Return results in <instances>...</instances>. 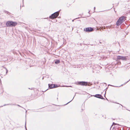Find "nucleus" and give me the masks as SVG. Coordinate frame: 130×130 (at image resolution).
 <instances>
[{
    "label": "nucleus",
    "mask_w": 130,
    "mask_h": 130,
    "mask_svg": "<svg viewBox=\"0 0 130 130\" xmlns=\"http://www.w3.org/2000/svg\"><path fill=\"white\" fill-rule=\"evenodd\" d=\"M125 17L123 16L120 17L117 20L116 22V25L119 26L122 23H123L125 20Z\"/></svg>",
    "instance_id": "nucleus-1"
},
{
    "label": "nucleus",
    "mask_w": 130,
    "mask_h": 130,
    "mask_svg": "<svg viewBox=\"0 0 130 130\" xmlns=\"http://www.w3.org/2000/svg\"><path fill=\"white\" fill-rule=\"evenodd\" d=\"M59 11H56L52 14L49 17V18L51 19H54L56 18L59 15Z\"/></svg>",
    "instance_id": "nucleus-2"
},
{
    "label": "nucleus",
    "mask_w": 130,
    "mask_h": 130,
    "mask_svg": "<svg viewBox=\"0 0 130 130\" xmlns=\"http://www.w3.org/2000/svg\"><path fill=\"white\" fill-rule=\"evenodd\" d=\"M88 83L87 82L85 81H80L77 82L76 84L78 85L86 86L88 85Z\"/></svg>",
    "instance_id": "nucleus-3"
},
{
    "label": "nucleus",
    "mask_w": 130,
    "mask_h": 130,
    "mask_svg": "<svg viewBox=\"0 0 130 130\" xmlns=\"http://www.w3.org/2000/svg\"><path fill=\"white\" fill-rule=\"evenodd\" d=\"M17 24L16 22L12 21H9V27H13L15 26Z\"/></svg>",
    "instance_id": "nucleus-4"
},
{
    "label": "nucleus",
    "mask_w": 130,
    "mask_h": 130,
    "mask_svg": "<svg viewBox=\"0 0 130 130\" xmlns=\"http://www.w3.org/2000/svg\"><path fill=\"white\" fill-rule=\"evenodd\" d=\"M84 30L86 32H91L94 30V29L91 27H88L84 28Z\"/></svg>",
    "instance_id": "nucleus-5"
},
{
    "label": "nucleus",
    "mask_w": 130,
    "mask_h": 130,
    "mask_svg": "<svg viewBox=\"0 0 130 130\" xmlns=\"http://www.w3.org/2000/svg\"><path fill=\"white\" fill-rule=\"evenodd\" d=\"M127 59L126 57L123 56H117V61H118L119 60H126Z\"/></svg>",
    "instance_id": "nucleus-6"
},
{
    "label": "nucleus",
    "mask_w": 130,
    "mask_h": 130,
    "mask_svg": "<svg viewBox=\"0 0 130 130\" xmlns=\"http://www.w3.org/2000/svg\"><path fill=\"white\" fill-rule=\"evenodd\" d=\"M94 96L96 98H98L102 99H105L103 98V96L101 95L100 94H96L94 95Z\"/></svg>",
    "instance_id": "nucleus-7"
},
{
    "label": "nucleus",
    "mask_w": 130,
    "mask_h": 130,
    "mask_svg": "<svg viewBox=\"0 0 130 130\" xmlns=\"http://www.w3.org/2000/svg\"><path fill=\"white\" fill-rule=\"evenodd\" d=\"M0 24H1L2 25L3 24V25H2V27H5L6 26V25L7 27L8 25V21H7L6 23L5 22L3 23L0 22Z\"/></svg>",
    "instance_id": "nucleus-8"
},
{
    "label": "nucleus",
    "mask_w": 130,
    "mask_h": 130,
    "mask_svg": "<svg viewBox=\"0 0 130 130\" xmlns=\"http://www.w3.org/2000/svg\"><path fill=\"white\" fill-rule=\"evenodd\" d=\"M48 88L49 89L53 88V84H48Z\"/></svg>",
    "instance_id": "nucleus-9"
},
{
    "label": "nucleus",
    "mask_w": 130,
    "mask_h": 130,
    "mask_svg": "<svg viewBox=\"0 0 130 130\" xmlns=\"http://www.w3.org/2000/svg\"><path fill=\"white\" fill-rule=\"evenodd\" d=\"M60 62V61L59 60H56L55 62V63L56 64H57Z\"/></svg>",
    "instance_id": "nucleus-10"
},
{
    "label": "nucleus",
    "mask_w": 130,
    "mask_h": 130,
    "mask_svg": "<svg viewBox=\"0 0 130 130\" xmlns=\"http://www.w3.org/2000/svg\"><path fill=\"white\" fill-rule=\"evenodd\" d=\"M59 87V86L57 84H53V88H57Z\"/></svg>",
    "instance_id": "nucleus-11"
},
{
    "label": "nucleus",
    "mask_w": 130,
    "mask_h": 130,
    "mask_svg": "<svg viewBox=\"0 0 130 130\" xmlns=\"http://www.w3.org/2000/svg\"><path fill=\"white\" fill-rule=\"evenodd\" d=\"M120 125L119 124L115 123L114 122H113L112 125H111V127L110 128V129H111V128L112 126V125Z\"/></svg>",
    "instance_id": "nucleus-12"
},
{
    "label": "nucleus",
    "mask_w": 130,
    "mask_h": 130,
    "mask_svg": "<svg viewBox=\"0 0 130 130\" xmlns=\"http://www.w3.org/2000/svg\"><path fill=\"white\" fill-rule=\"evenodd\" d=\"M129 68V67L128 66H125L124 67V68L125 69H128Z\"/></svg>",
    "instance_id": "nucleus-13"
},
{
    "label": "nucleus",
    "mask_w": 130,
    "mask_h": 130,
    "mask_svg": "<svg viewBox=\"0 0 130 130\" xmlns=\"http://www.w3.org/2000/svg\"><path fill=\"white\" fill-rule=\"evenodd\" d=\"M108 86H113V87H118L119 86H113V85H110V84H109L108 85ZM121 86H119V87Z\"/></svg>",
    "instance_id": "nucleus-14"
},
{
    "label": "nucleus",
    "mask_w": 130,
    "mask_h": 130,
    "mask_svg": "<svg viewBox=\"0 0 130 130\" xmlns=\"http://www.w3.org/2000/svg\"><path fill=\"white\" fill-rule=\"evenodd\" d=\"M79 18H75V19H74L72 20V22H74V20H75V19H79Z\"/></svg>",
    "instance_id": "nucleus-15"
},
{
    "label": "nucleus",
    "mask_w": 130,
    "mask_h": 130,
    "mask_svg": "<svg viewBox=\"0 0 130 130\" xmlns=\"http://www.w3.org/2000/svg\"><path fill=\"white\" fill-rule=\"evenodd\" d=\"M74 97L73 98V99H72V100H71V101H70V102H69L68 103H67L66 104H68V103H69L73 99H74Z\"/></svg>",
    "instance_id": "nucleus-16"
},
{
    "label": "nucleus",
    "mask_w": 130,
    "mask_h": 130,
    "mask_svg": "<svg viewBox=\"0 0 130 130\" xmlns=\"http://www.w3.org/2000/svg\"><path fill=\"white\" fill-rule=\"evenodd\" d=\"M17 105L18 106H19L20 107H22V108H23V107H21V106H20V105H18V104H17Z\"/></svg>",
    "instance_id": "nucleus-17"
},
{
    "label": "nucleus",
    "mask_w": 130,
    "mask_h": 130,
    "mask_svg": "<svg viewBox=\"0 0 130 130\" xmlns=\"http://www.w3.org/2000/svg\"><path fill=\"white\" fill-rule=\"evenodd\" d=\"M26 121H25V129H26Z\"/></svg>",
    "instance_id": "nucleus-18"
},
{
    "label": "nucleus",
    "mask_w": 130,
    "mask_h": 130,
    "mask_svg": "<svg viewBox=\"0 0 130 130\" xmlns=\"http://www.w3.org/2000/svg\"><path fill=\"white\" fill-rule=\"evenodd\" d=\"M130 80V79L129 80H128V81H127V82H126V83H125L124 84H126L128 82L129 80Z\"/></svg>",
    "instance_id": "nucleus-19"
},
{
    "label": "nucleus",
    "mask_w": 130,
    "mask_h": 130,
    "mask_svg": "<svg viewBox=\"0 0 130 130\" xmlns=\"http://www.w3.org/2000/svg\"><path fill=\"white\" fill-rule=\"evenodd\" d=\"M65 87H71V86H64Z\"/></svg>",
    "instance_id": "nucleus-20"
},
{
    "label": "nucleus",
    "mask_w": 130,
    "mask_h": 130,
    "mask_svg": "<svg viewBox=\"0 0 130 130\" xmlns=\"http://www.w3.org/2000/svg\"><path fill=\"white\" fill-rule=\"evenodd\" d=\"M6 73H7V71H7V69H6Z\"/></svg>",
    "instance_id": "nucleus-21"
},
{
    "label": "nucleus",
    "mask_w": 130,
    "mask_h": 130,
    "mask_svg": "<svg viewBox=\"0 0 130 130\" xmlns=\"http://www.w3.org/2000/svg\"><path fill=\"white\" fill-rule=\"evenodd\" d=\"M11 125V123H10V125H9V126H10V125Z\"/></svg>",
    "instance_id": "nucleus-22"
},
{
    "label": "nucleus",
    "mask_w": 130,
    "mask_h": 130,
    "mask_svg": "<svg viewBox=\"0 0 130 130\" xmlns=\"http://www.w3.org/2000/svg\"><path fill=\"white\" fill-rule=\"evenodd\" d=\"M94 10H95V7H94Z\"/></svg>",
    "instance_id": "nucleus-23"
},
{
    "label": "nucleus",
    "mask_w": 130,
    "mask_h": 130,
    "mask_svg": "<svg viewBox=\"0 0 130 130\" xmlns=\"http://www.w3.org/2000/svg\"><path fill=\"white\" fill-rule=\"evenodd\" d=\"M6 105V104H5V105H4L3 106H5V105Z\"/></svg>",
    "instance_id": "nucleus-24"
},
{
    "label": "nucleus",
    "mask_w": 130,
    "mask_h": 130,
    "mask_svg": "<svg viewBox=\"0 0 130 130\" xmlns=\"http://www.w3.org/2000/svg\"><path fill=\"white\" fill-rule=\"evenodd\" d=\"M8 13H9V14H10V13L9 12H8Z\"/></svg>",
    "instance_id": "nucleus-25"
},
{
    "label": "nucleus",
    "mask_w": 130,
    "mask_h": 130,
    "mask_svg": "<svg viewBox=\"0 0 130 130\" xmlns=\"http://www.w3.org/2000/svg\"><path fill=\"white\" fill-rule=\"evenodd\" d=\"M115 127H113V128H114Z\"/></svg>",
    "instance_id": "nucleus-26"
},
{
    "label": "nucleus",
    "mask_w": 130,
    "mask_h": 130,
    "mask_svg": "<svg viewBox=\"0 0 130 130\" xmlns=\"http://www.w3.org/2000/svg\"><path fill=\"white\" fill-rule=\"evenodd\" d=\"M100 43H102V42H100Z\"/></svg>",
    "instance_id": "nucleus-27"
},
{
    "label": "nucleus",
    "mask_w": 130,
    "mask_h": 130,
    "mask_svg": "<svg viewBox=\"0 0 130 130\" xmlns=\"http://www.w3.org/2000/svg\"><path fill=\"white\" fill-rule=\"evenodd\" d=\"M120 104V105H121L122 106H122V105Z\"/></svg>",
    "instance_id": "nucleus-28"
},
{
    "label": "nucleus",
    "mask_w": 130,
    "mask_h": 130,
    "mask_svg": "<svg viewBox=\"0 0 130 130\" xmlns=\"http://www.w3.org/2000/svg\"><path fill=\"white\" fill-rule=\"evenodd\" d=\"M106 99L107 100H108V99H107V98H106Z\"/></svg>",
    "instance_id": "nucleus-29"
},
{
    "label": "nucleus",
    "mask_w": 130,
    "mask_h": 130,
    "mask_svg": "<svg viewBox=\"0 0 130 130\" xmlns=\"http://www.w3.org/2000/svg\"><path fill=\"white\" fill-rule=\"evenodd\" d=\"M27 112V110H26V112Z\"/></svg>",
    "instance_id": "nucleus-30"
},
{
    "label": "nucleus",
    "mask_w": 130,
    "mask_h": 130,
    "mask_svg": "<svg viewBox=\"0 0 130 130\" xmlns=\"http://www.w3.org/2000/svg\"><path fill=\"white\" fill-rule=\"evenodd\" d=\"M120 64H121V62H120Z\"/></svg>",
    "instance_id": "nucleus-31"
},
{
    "label": "nucleus",
    "mask_w": 130,
    "mask_h": 130,
    "mask_svg": "<svg viewBox=\"0 0 130 130\" xmlns=\"http://www.w3.org/2000/svg\"><path fill=\"white\" fill-rule=\"evenodd\" d=\"M107 88H107L106 89H107Z\"/></svg>",
    "instance_id": "nucleus-32"
},
{
    "label": "nucleus",
    "mask_w": 130,
    "mask_h": 130,
    "mask_svg": "<svg viewBox=\"0 0 130 130\" xmlns=\"http://www.w3.org/2000/svg\"><path fill=\"white\" fill-rule=\"evenodd\" d=\"M107 88H107L106 89H107Z\"/></svg>",
    "instance_id": "nucleus-33"
},
{
    "label": "nucleus",
    "mask_w": 130,
    "mask_h": 130,
    "mask_svg": "<svg viewBox=\"0 0 130 130\" xmlns=\"http://www.w3.org/2000/svg\"><path fill=\"white\" fill-rule=\"evenodd\" d=\"M105 94H106V92L105 93V94H104V96H105Z\"/></svg>",
    "instance_id": "nucleus-34"
},
{
    "label": "nucleus",
    "mask_w": 130,
    "mask_h": 130,
    "mask_svg": "<svg viewBox=\"0 0 130 130\" xmlns=\"http://www.w3.org/2000/svg\"><path fill=\"white\" fill-rule=\"evenodd\" d=\"M26 129V130H27V128H26V129Z\"/></svg>",
    "instance_id": "nucleus-35"
},
{
    "label": "nucleus",
    "mask_w": 130,
    "mask_h": 130,
    "mask_svg": "<svg viewBox=\"0 0 130 130\" xmlns=\"http://www.w3.org/2000/svg\"><path fill=\"white\" fill-rule=\"evenodd\" d=\"M24 108V109H25V110H26L25 108Z\"/></svg>",
    "instance_id": "nucleus-36"
},
{
    "label": "nucleus",
    "mask_w": 130,
    "mask_h": 130,
    "mask_svg": "<svg viewBox=\"0 0 130 130\" xmlns=\"http://www.w3.org/2000/svg\"><path fill=\"white\" fill-rule=\"evenodd\" d=\"M90 12V11H89L88 12V13H89V12Z\"/></svg>",
    "instance_id": "nucleus-37"
},
{
    "label": "nucleus",
    "mask_w": 130,
    "mask_h": 130,
    "mask_svg": "<svg viewBox=\"0 0 130 130\" xmlns=\"http://www.w3.org/2000/svg\"><path fill=\"white\" fill-rule=\"evenodd\" d=\"M57 21V20H56V22Z\"/></svg>",
    "instance_id": "nucleus-38"
},
{
    "label": "nucleus",
    "mask_w": 130,
    "mask_h": 130,
    "mask_svg": "<svg viewBox=\"0 0 130 130\" xmlns=\"http://www.w3.org/2000/svg\"><path fill=\"white\" fill-rule=\"evenodd\" d=\"M123 85H122L121 86H122Z\"/></svg>",
    "instance_id": "nucleus-39"
},
{
    "label": "nucleus",
    "mask_w": 130,
    "mask_h": 130,
    "mask_svg": "<svg viewBox=\"0 0 130 130\" xmlns=\"http://www.w3.org/2000/svg\"><path fill=\"white\" fill-rule=\"evenodd\" d=\"M129 12H130V10H129Z\"/></svg>",
    "instance_id": "nucleus-40"
}]
</instances>
